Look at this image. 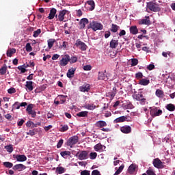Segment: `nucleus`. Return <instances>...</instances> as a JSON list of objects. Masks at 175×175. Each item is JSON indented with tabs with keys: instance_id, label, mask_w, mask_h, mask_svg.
I'll return each mask as SVG.
<instances>
[{
	"instance_id": "20e7f679",
	"label": "nucleus",
	"mask_w": 175,
	"mask_h": 175,
	"mask_svg": "<svg viewBox=\"0 0 175 175\" xmlns=\"http://www.w3.org/2000/svg\"><path fill=\"white\" fill-rule=\"evenodd\" d=\"M77 157L79 161H84L88 159V151L81 150L77 153Z\"/></svg>"
},
{
	"instance_id": "1a4fd4ad",
	"label": "nucleus",
	"mask_w": 175,
	"mask_h": 175,
	"mask_svg": "<svg viewBox=\"0 0 175 175\" xmlns=\"http://www.w3.org/2000/svg\"><path fill=\"white\" fill-rule=\"evenodd\" d=\"M85 8L87 10L92 11L95 9V1L93 0L88 1L85 4Z\"/></svg>"
},
{
	"instance_id": "680f3d73",
	"label": "nucleus",
	"mask_w": 175,
	"mask_h": 175,
	"mask_svg": "<svg viewBox=\"0 0 175 175\" xmlns=\"http://www.w3.org/2000/svg\"><path fill=\"white\" fill-rule=\"evenodd\" d=\"M84 70H91L92 69V67L90 65H86L83 66Z\"/></svg>"
},
{
	"instance_id": "c9c22d12",
	"label": "nucleus",
	"mask_w": 175,
	"mask_h": 175,
	"mask_svg": "<svg viewBox=\"0 0 175 175\" xmlns=\"http://www.w3.org/2000/svg\"><path fill=\"white\" fill-rule=\"evenodd\" d=\"M165 108L169 111H174V110H175V106L173 104H168V105H167Z\"/></svg>"
},
{
	"instance_id": "0eeeda50",
	"label": "nucleus",
	"mask_w": 175,
	"mask_h": 175,
	"mask_svg": "<svg viewBox=\"0 0 175 175\" xmlns=\"http://www.w3.org/2000/svg\"><path fill=\"white\" fill-rule=\"evenodd\" d=\"M75 46L76 47H78V49L81 50V51H85L88 47L87 44H85V43H84L81 40H80V39L76 40Z\"/></svg>"
},
{
	"instance_id": "5701e85b",
	"label": "nucleus",
	"mask_w": 175,
	"mask_h": 175,
	"mask_svg": "<svg viewBox=\"0 0 175 175\" xmlns=\"http://www.w3.org/2000/svg\"><path fill=\"white\" fill-rule=\"evenodd\" d=\"M75 72H76V68H70L67 72V77H68V79H72V77H74Z\"/></svg>"
},
{
	"instance_id": "6e6552de",
	"label": "nucleus",
	"mask_w": 175,
	"mask_h": 175,
	"mask_svg": "<svg viewBox=\"0 0 175 175\" xmlns=\"http://www.w3.org/2000/svg\"><path fill=\"white\" fill-rule=\"evenodd\" d=\"M69 61H70V56L69 55H65L60 60L59 65L61 66H66L69 64Z\"/></svg>"
},
{
	"instance_id": "dca6fc26",
	"label": "nucleus",
	"mask_w": 175,
	"mask_h": 175,
	"mask_svg": "<svg viewBox=\"0 0 175 175\" xmlns=\"http://www.w3.org/2000/svg\"><path fill=\"white\" fill-rule=\"evenodd\" d=\"M55 14H57V9L51 8L48 16L49 20H53L54 17H55L56 18H58V15H55Z\"/></svg>"
},
{
	"instance_id": "5fc2aeb1",
	"label": "nucleus",
	"mask_w": 175,
	"mask_h": 175,
	"mask_svg": "<svg viewBox=\"0 0 175 175\" xmlns=\"http://www.w3.org/2000/svg\"><path fill=\"white\" fill-rule=\"evenodd\" d=\"M18 69V70H21V72L22 73H25V72H27V69H25V68H24L23 66H19Z\"/></svg>"
},
{
	"instance_id": "6e6d98bb",
	"label": "nucleus",
	"mask_w": 175,
	"mask_h": 175,
	"mask_svg": "<svg viewBox=\"0 0 175 175\" xmlns=\"http://www.w3.org/2000/svg\"><path fill=\"white\" fill-rule=\"evenodd\" d=\"M63 144H64V139H60L57 144V148H61V147H62Z\"/></svg>"
},
{
	"instance_id": "2eb2a0df",
	"label": "nucleus",
	"mask_w": 175,
	"mask_h": 175,
	"mask_svg": "<svg viewBox=\"0 0 175 175\" xmlns=\"http://www.w3.org/2000/svg\"><path fill=\"white\" fill-rule=\"evenodd\" d=\"M14 158L16 159L17 162H25L27 156L25 154H14Z\"/></svg>"
},
{
	"instance_id": "ddd939ff",
	"label": "nucleus",
	"mask_w": 175,
	"mask_h": 175,
	"mask_svg": "<svg viewBox=\"0 0 175 175\" xmlns=\"http://www.w3.org/2000/svg\"><path fill=\"white\" fill-rule=\"evenodd\" d=\"M139 25H151V21H150V16H146L145 19H142L138 21Z\"/></svg>"
},
{
	"instance_id": "473e14b6",
	"label": "nucleus",
	"mask_w": 175,
	"mask_h": 175,
	"mask_svg": "<svg viewBox=\"0 0 175 175\" xmlns=\"http://www.w3.org/2000/svg\"><path fill=\"white\" fill-rule=\"evenodd\" d=\"M13 54H16V49L13 48L7 51V57H12Z\"/></svg>"
},
{
	"instance_id": "f3484780",
	"label": "nucleus",
	"mask_w": 175,
	"mask_h": 175,
	"mask_svg": "<svg viewBox=\"0 0 175 175\" xmlns=\"http://www.w3.org/2000/svg\"><path fill=\"white\" fill-rule=\"evenodd\" d=\"M13 170H18V172H23L27 169V166L23 164H16L12 167Z\"/></svg>"
},
{
	"instance_id": "e433bc0d",
	"label": "nucleus",
	"mask_w": 175,
	"mask_h": 175,
	"mask_svg": "<svg viewBox=\"0 0 175 175\" xmlns=\"http://www.w3.org/2000/svg\"><path fill=\"white\" fill-rule=\"evenodd\" d=\"M77 117H87L88 116V111H83L81 112H79L77 114Z\"/></svg>"
},
{
	"instance_id": "864d4df0",
	"label": "nucleus",
	"mask_w": 175,
	"mask_h": 175,
	"mask_svg": "<svg viewBox=\"0 0 175 175\" xmlns=\"http://www.w3.org/2000/svg\"><path fill=\"white\" fill-rule=\"evenodd\" d=\"M135 77L137 80H139V79H143V73L142 72H137L135 74Z\"/></svg>"
},
{
	"instance_id": "a878e982",
	"label": "nucleus",
	"mask_w": 175,
	"mask_h": 175,
	"mask_svg": "<svg viewBox=\"0 0 175 175\" xmlns=\"http://www.w3.org/2000/svg\"><path fill=\"white\" fill-rule=\"evenodd\" d=\"M96 126L97 128H103V126H107V123L103 120H100L96 123Z\"/></svg>"
},
{
	"instance_id": "13d9d810",
	"label": "nucleus",
	"mask_w": 175,
	"mask_h": 175,
	"mask_svg": "<svg viewBox=\"0 0 175 175\" xmlns=\"http://www.w3.org/2000/svg\"><path fill=\"white\" fill-rule=\"evenodd\" d=\"M8 94H16V89L14 88H11L8 90Z\"/></svg>"
},
{
	"instance_id": "9d476101",
	"label": "nucleus",
	"mask_w": 175,
	"mask_h": 175,
	"mask_svg": "<svg viewBox=\"0 0 175 175\" xmlns=\"http://www.w3.org/2000/svg\"><path fill=\"white\" fill-rule=\"evenodd\" d=\"M152 163H153V166H154V167H157V169H163L164 167L162 161L158 158L154 159L153 160Z\"/></svg>"
},
{
	"instance_id": "4468645a",
	"label": "nucleus",
	"mask_w": 175,
	"mask_h": 175,
	"mask_svg": "<svg viewBox=\"0 0 175 175\" xmlns=\"http://www.w3.org/2000/svg\"><path fill=\"white\" fill-rule=\"evenodd\" d=\"M91 90V85L88 83H85L82 86L79 87L81 92H89Z\"/></svg>"
},
{
	"instance_id": "393cba45",
	"label": "nucleus",
	"mask_w": 175,
	"mask_h": 175,
	"mask_svg": "<svg viewBox=\"0 0 175 175\" xmlns=\"http://www.w3.org/2000/svg\"><path fill=\"white\" fill-rule=\"evenodd\" d=\"M103 148H106V146L100 144V143H98L94 146V149L97 152L103 151Z\"/></svg>"
},
{
	"instance_id": "e2e57ef3",
	"label": "nucleus",
	"mask_w": 175,
	"mask_h": 175,
	"mask_svg": "<svg viewBox=\"0 0 175 175\" xmlns=\"http://www.w3.org/2000/svg\"><path fill=\"white\" fill-rule=\"evenodd\" d=\"M125 35H126V31H125V30H120L119 36L121 38V36H125Z\"/></svg>"
},
{
	"instance_id": "4d7b16f0",
	"label": "nucleus",
	"mask_w": 175,
	"mask_h": 175,
	"mask_svg": "<svg viewBox=\"0 0 175 175\" xmlns=\"http://www.w3.org/2000/svg\"><path fill=\"white\" fill-rule=\"evenodd\" d=\"M29 116H31L32 118H35L36 117V111L32 110L31 111L28 113Z\"/></svg>"
},
{
	"instance_id": "6ab92c4d",
	"label": "nucleus",
	"mask_w": 175,
	"mask_h": 175,
	"mask_svg": "<svg viewBox=\"0 0 175 175\" xmlns=\"http://www.w3.org/2000/svg\"><path fill=\"white\" fill-rule=\"evenodd\" d=\"M120 131L122 132V133L128 134L132 132V128L131 126H123L120 128Z\"/></svg>"
},
{
	"instance_id": "412c9836",
	"label": "nucleus",
	"mask_w": 175,
	"mask_h": 175,
	"mask_svg": "<svg viewBox=\"0 0 175 175\" xmlns=\"http://www.w3.org/2000/svg\"><path fill=\"white\" fill-rule=\"evenodd\" d=\"M25 87L26 90H27L29 92H31V91L33 90V82L31 81H26Z\"/></svg>"
},
{
	"instance_id": "bf43d9fd",
	"label": "nucleus",
	"mask_w": 175,
	"mask_h": 175,
	"mask_svg": "<svg viewBox=\"0 0 175 175\" xmlns=\"http://www.w3.org/2000/svg\"><path fill=\"white\" fill-rule=\"evenodd\" d=\"M147 69H148V70H152L153 69H155V65H154V64H149L147 66Z\"/></svg>"
},
{
	"instance_id": "72a5a7b5",
	"label": "nucleus",
	"mask_w": 175,
	"mask_h": 175,
	"mask_svg": "<svg viewBox=\"0 0 175 175\" xmlns=\"http://www.w3.org/2000/svg\"><path fill=\"white\" fill-rule=\"evenodd\" d=\"M60 155L64 158L66 159L68 157H70V151H63L60 152Z\"/></svg>"
},
{
	"instance_id": "052dcab7",
	"label": "nucleus",
	"mask_w": 175,
	"mask_h": 175,
	"mask_svg": "<svg viewBox=\"0 0 175 175\" xmlns=\"http://www.w3.org/2000/svg\"><path fill=\"white\" fill-rule=\"evenodd\" d=\"M50 58H51V55H46V54H44L43 61L46 62V61H47V59H50Z\"/></svg>"
},
{
	"instance_id": "f257e3e1",
	"label": "nucleus",
	"mask_w": 175,
	"mask_h": 175,
	"mask_svg": "<svg viewBox=\"0 0 175 175\" xmlns=\"http://www.w3.org/2000/svg\"><path fill=\"white\" fill-rule=\"evenodd\" d=\"M92 29L93 31H102L103 29V25L102 23H98L96 21H92L88 26V29Z\"/></svg>"
},
{
	"instance_id": "c03bdc74",
	"label": "nucleus",
	"mask_w": 175,
	"mask_h": 175,
	"mask_svg": "<svg viewBox=\"0 0 175 175\" xmlns=\"http://www.w3.org/2000/svg\"><path fill=\"white\" fill-rule=\"evenodd\" d=\"M3 166H5V167H8V169H10L13 167V164L9 161H6L3 163Z\"/></svg>"
},
{
	"instance_id": "69168bd1",
	"label": "nucleus",
	"mask_w": 175,
	"mask_h": 175,
	"mask_svg": "<svg viewBox=\"0 0 175 175\" xmlns=\"http://www.w3.org/2000/svg\"><path fill=\"white\" fill-rule=\"evenodd\" d=\"M27 135H29L30 136H35V131L33 130H29V132L27 133Z\"/></svg>"
},
{
	"instance_id": "bb28decb",
	"label": "nucleus",
	"mask_w": 175,
	"mask_h": 175,
	"mask_svg": "<svg viewBox=\"0 0 175 175\" xmlns=\"http://www.w3.org/2000/svg\"><path fill=\"white\" fill-rule=\"evenodd\" d=\"M130 33H132V35H137V33H139V29H137V27H130Z\"/></svg>"
},
{
	"instance_id": "a19ab883",
	"label": "nucleus",
	"mask_w": 175,
	"mask_h": 175,
	"mask_svg": "<svg viewBox=\"0 0 175 175\" xmlns=\"http://www.w3.org/2000/svg\"><path fill=\"white\" fill-rule=\"evenodd\" d=\"M136 170V165L135 164H131L129 167V173H133Z\"/></svg>"
},
{
	"instance_id": "b1692460",
	"label": "nucleus",
	"mask_w": 175,
	"mask_h": 175,
	"mask_svg": "<svg viewBox=\"0 0 175 175\" xmlns=\"http://www.w3.org/2000/svg\"><path fill=\"white\" fill-rule=\"evenodd\" d=\"M118 46V40L112 39L110 41L109 47L111 49H117Z\"/></svg>"
},
{
	"instance_id": "a18cd8bd",
	"label": "nucleus",
	"mask_w": 175,
	"mask_h": 175,
	"mask_svg": "<svg viewBox=\"0 0 175 175\" xmlns=\"http://www.w3.org/2000/svg\"><path fill=\"white\" fill-rule=\"evenodd\" d=\"M137 64H139V60L137 59H131V66H136Z\"/></svg>"
},
{
	"instance_id": "09e8293b",
	"label": "nucleus",
	"mask_w": 175,
	"mask_h": 175,
	"mask_svg": "<svg viewBox=\"0 0 175 175\" xmlns=\"http://www.w3.org/2000/svg\"><path fill=\"white\" fill-rule=\"evenodd\" d=\"M90 159H96V157H98V153L96 152H91L90 154Z\"/></svg>"
},
{
	"instance_id": "aec40b11",
	"label": "nucleus",
	"mask_w": 175,
	"mask_h": 175,
	"mask_svg": "<svg viewBox=\"0 0 175 175\" xmlns=\"http://www.w3.org/2000/svg\"><path fill=\"white\" fill-rule=\"evenodd\" d=\"M97 79L98 80H104V81H107V80H109V77L103 72H98Z\"/></svg>"
},
{
	"instance_id": "8fccbe9b",
	"label": "nucleus",
	"mask_w": 175,
	"mask_h": 175,
	"mask_svg": "<svg viewBox=\"0 0 175 175\" xmlns=\"http://www.w3.org/2000/svg\"><path fill=\"white\" fill-rule=\"evenodd\" d=\"M32 109H33V104H29L27 109L26 111H27V113H31V111H32Z\"/></svg>"
},
{
	"instance_id": "37998d69",
	"label": "nucleus",
	"mask_w": 175,
	"mask_h": 175,
	"mask_svg": "<svg viewBox=\"0 0 175 175\" xmlns=\"http://www.w3.org/2000/svg\"><path fill=\"white\" fill-rule=\"evenodd\" d=\"M5 150L8 151V152L12 153L13 152V145H8L5 146Z\"/></svg>"
},
{
	"instance_id": "338daca9",
	"label": "nucleus",
	"mask_w": 175,
	"mask_h": 175,
	"mask_svg": "<svg viewBox=\"0 0 175 175\" xmlns=\"http://www.w3.org/2000/svg\"><path fill=\"white\" fill-rule=\"evenodd\" d=\"M59 58V55H58V54H55L52 57L53 61H55V60H57Z\"/></svg>"
},
{
	"instance_id": "3c124183",
	"label": "nucleus",
	"mask_w": 175,
	"mask_h": 175,
	"mask_svg": "<svg viewBox=\"0 0 175 175\" xmlns=\"http://www.w3.org/2000/svg\"><path fill=\"white\" fill-rule=\"evenodd\" d=\"M96 108V106H95L94 104L92 105H88L86 106V109H88V110H94Z\"/></svg>"
},
{
	"instance_id": "c756f323",
	"label": "nucleus",
	"mask_w": 175,
	"mask_h": 175,
	"mask_svg": "<svg viewBox=\"0 0 175 175\" xmlns=\"http://www.w3.org/2000/svg\"><path fill=\"white\" fill-rule=\"evenodd\" d=\"M48 47L49 49H53V46H54V43H55V39L51 38L47 40Z\"/></svg>"
},
{
	"instance_id": "9b49d317",
	"label": "nucleus",
	"mask_w": 175,
	"mask_h": 175,
	"mask_svg": "<svg viewBox=\"0 0 175 175\" xmlns=\"http://www.w3.org/2000/svg\"><path fill=\"white\" fill-rule=\"evenodd\" d=\"M28 105V103H27V102H23L21 103L20 104V103L18 102H15L14 104L12 105V111H13V110H18V109H20V107H25V106H27Z\"/></svg>"
},
{
	"instance_id": "7ed1b4c3",
	"label": "nucleus",
	"mask_w": 175,
	"mask_h": 175,
	"mask_svg": "<svg viewBox=\"0 0 175 175\" xmlns=\"http://www.w3.org/2000/svg\"><path fill=\"white\" fill-rule=\"evenodd\" d=\"M79 143V136L77 135H74L72 137H70L68 140H67V146L72 147L75 146V144H77Z\"/></svg>"
},
{
	"instance_id": "f8f14e48",
	"label": "nucleus",
	"mask_w": 175,
	"mask_h": 175,
	"mask_svg": "<svg viewBox=\"0 0 175 175\" xmlns=\"http://www.w3.org/2000/svg\"><path fill=\"white\" fill-rule=\"evenodd\" d=\"M89 23L90 21L87 18H83L82 19H81V21H79V29H84V28H85V25H87V24H89Z\"/></svg>"
},
{
	"instance_id": "58836bf2",
	"label": "nucleus",
	"mask_w": 175,
	"mask_h": 175,
	"mask_svg": "<svg viewBox=\"0 0 175 175\" xmlns=\"http://www.w3.org/2000/svg\"><path fill=\"white\" fill-rule=\"evenodd\" d=\"M8 70V66H4L0 68V75L3 76V75L6 74V71Z\"/></svg>"
},
{
	"instance_id": "4c0bfd02",
	"label": "nucleus",
	"mask_w": 175,
	"mask_h": 175,
	"mask_svg": "<svg viewBox=\"0 0 175 175\" xmlns=\"http://www.w3.org/2000/svg\"><path fill=\"white\" fill-rule=\"evenodd\" d=\"M61 126L59 129L60 132H66L69 129V126L67 124H61Z\"/></svg>"
},
{
	"instance_id": "4be33fe9",
	"label": "nucleus",
	"mask_w": 175,
	"mask_h": 175,
	"mask_svg": "<svg viewBox=\"0 0 175 175\" xmlns=\"http://www.w3.org/2000/svg\"><path fill=\"white\" fill-rule=\"evenodd\" d=\"M66 12L68 11L66 10L59 11V15L57 16L59 21H64V20H65V14H66Z\"/></svg>"
},
{
	"instance_id": "a211bd4d",
	"label": "nucleus",
	"mask_w": 175,
	"mask_h": 175,
	"mask_svg": "<svg viewBox=\"0 0 175 175\" xmlns=\"http://www.w3.org/2000/svg\"><path fill=\"white\" fill-rule=\"evenodd\" d=\"M124 121H131L128 120V116H120L113 120L114 124H118V122H124Z\"/></svg>"
},
{
	"instance_id": "f704fd0d",
	"label": "nucleus",
	"mask_w": 175,
	"mask_h": 175,
	"mask_svg": "<svg viewBox=\"0 0 175 175\" xmlns=\"http://www.w3.org/2000/svg\"><path fill=\"white\" fill-rule=\"evenodd\" d=\"M156 96H157L158 98H163V95H164V93H163V91L159 90V89H157L156 90Z\"/></svg>"
},
{
	"instance_id": "2f4dec72",
	"label": "nucleus",
	"mask_w": 175,
	"mask_h": 175,
	"mask_svg": "<svg viewBox=\"0 0 175 175\" xmlns=\"http://www.w3.org/2000/svg\"><path fill=\"white\" fill-rule=\"evenodd\" d=\"M117 94V88L113 87V91L108 93L109 96H111V98H114L116 96V94Z\"/></svg>"
},
{
	"instance_id": "7c9ffc66",
	"label": "nucleus",
	"mask_w": 175,
	"mask_h": 175,
	"mask_svg": "<svg viewBox=\"0 0 175 175\" xmlns=\"http://www.w3.org/2000/svg\"><path fill=\"white\" fill-rule=\"evenodd\" d=\"M139 84L140 85H148L150 84V81L148 79H142L139 80Z\"/></svg>"
},
{
	"instance_id": "79ce46f5",
	"label": "nucleus",
	"mask_w": 175,
	"mask_h": 175,
	"mask_svg": "<svg viewBox=\"0 0 175 175\" xmlns=\"http://www.w3.org/2000/svg\"><path fill=\"white\" fill-rule=\"evenodd\" d=\"M41 33H42V30L40 29H38L36 31H34L33 34V38H38V36H39V35H40Z\"/></svg>"
},
{
	"instance_id": "423d86ee",
	"label": "nucleus",
	"mask_w": 175,
	"mask_h": 175,
	"mask_svg": "<svg viewBox=\"0 0 175 175\" xmlns=\"http://www.w3.org/2000/svg\"><path fill=\"white\" fill-rule=\"evenodd\" d=\"M162 109H158L157 107H154L150 109V114L154 118L155 117H159V116H162Z\"/></svg>"
},
{
	"instance_id": "603ef678",
	"label": "nucleus",
	"mask_w": 175,
	"mask_h": 175,
	"mask_svg": "<svg viewBox=\"0 0 175 175\" xmlns=\"http://www.w3.org/2000/svg\"><path fill=\"white\" fill-rule=\"evenodd\" d=\"M69 44V42L64 41L62 44L60 45V49H66Z\"/></svg>"
},
{
	"instance_id": "774afa93",
	"label": "nucleus",
	"mask_w": 175,
	"mask_h": 175,
	"mask_svg": "<svg viewBox=\"0 0 175 175\" xmlns=\"http://www.w3.org/2000/svg\"><path fill=\"white\" fill-rule=\"evenodd\" d=\"M81 175H90V171L83 170L81 172Z\"/></svg>"
},
{
	"instance_id": "0e129e2a",
	"label": "nucleus",
	"mask_w": 175,
	"mask_h": 175,
	"mask_svg": "<svg viewBox=\"0 0 175 175\" xmlns=\"http://www.w3.org/2000/svg\"><path fill=\"white\" fill-rule=\"evenodd\" d=\"M92 175H100V172L97 170H94L92 172Z\"/></svg>"
},
{
	"instance_id": "49530a36",
	"label": "nucleus",
	"mask_w": 175,
	"mask_h": 175,
	"mask_svg": "<svg viewBox=\"0 0 175 175\" xmlns=\"http://www.w3.org/2000/svg\"><path fill=\"white\" fill-rule=\"evenodd\" d=\"M25 49H26V51H27L28 53L32 51V46H31L30 43H27L26 44Z\"/></svg>"
},
{
	"instance_id": "cd10ccee",
	"label": "nucleus",
	"mask_w": 175,
	"mask_h": 175,
	"mask_svg": "<svg viewBox=\"0 0 175 175\" xmlns=\"http://www.w3.org/2000/svg\"><path fill=\"white\" fill-rule=\"evenodd\" d=\"M120 29V26L116 25V24H112L110 31L113 32V33H116L118 32V30Z\"/></svg>"
},
{
	"instance_id": "c85d7f7f",
	"label": "nucleus",
	"mask_w": 175,
	"mask_h": 175,
	"mask_svg": "<svg viewBox=\"0 0 175 175\" xmlns=\"http://www.w3.org/2000/svg\"><path fill=\"white\" fill-rule=\"evenodd\" d=\"M66 170L64 167H56L55 173L57 174H62V173H65Z\"/></svg>"
},
{
	"instance_id": "ea45409f",
	"label": "nucleus",
	"mask_w": 175,
	"mask_h": 175,
	"mask_svg": "<svg viewBox=\"0 0 175 175\" xmlns=\"http://www.w3.org/2000/svg\"><path fill=\"white\" fill-rule=\"evenodd\" d=\"M58 98L60 99L61 100V103H65L66 102V98H68V96H65V95H59Z\"/></svg>"
},
{
	"instance_id": "f03ea898",
	"label": "nucleus",
	"mask_w": 175,
	"mask_h": 175,
	"mask_svg": "<svg viewBox=\"0 0 175 175\" xmlns=\"http://www.w3.org/2000/svg\"><path fill=\"white\" fill-rule=\"evenodd\" d=\"M133 98L140 102L141 105L146 103V97L143 95V92H139L137 94H134Z\"/></svg>"
},
{
	"instance_id": "de8ad7c7",
	"label": "nucleus",
	"mask_w": 175,
	"mask_h": 175,
	"mask_svg": "<svg viewBox=\"0 0 175 175\" xmlns=\"http://www.w3.org/2000/svg\"><path fill=\"white\" fill-rule=\"evenodd\" d=\"M77 57H76V56H72V57H71V58H70V61H69V62L70 63V64H75V62L77 61Z\"/></svg>"
},
{
	"instance_id": "39448f33",
	"label": "nucleus",
	"mask_w": 175,
	"mask_h": 175,
	"mask_svg": "<svg viewBox=\"0 0 175 175\" xmlns=\"http://www.w3.org/2000/svg\"><path fill=\"white\" fill-rule=\"evenodd\" d=\"M147 8L149 9V10H151V12H159L161 10V8H159V5L153 2H149L147 3Z\"/></svg>"
}]
</instances>
